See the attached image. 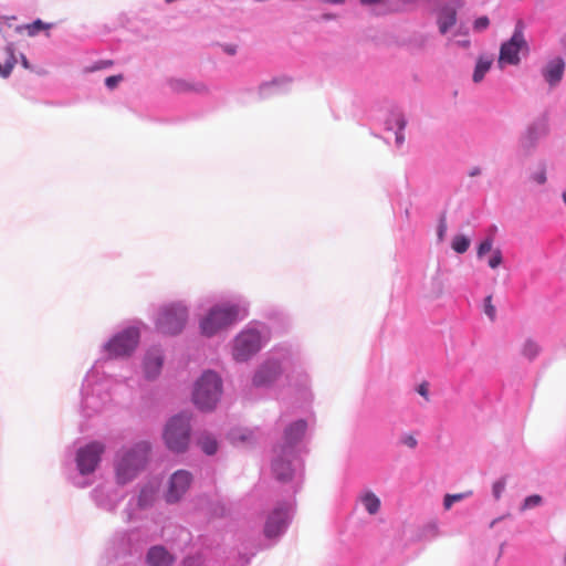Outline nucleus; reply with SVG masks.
I'll use <instances>...</instances> for the list:
<instances>
[{
  "mask_svg": "<svg viewBox=\"0 0 566 566\" xmlns=\"http://www.w3.org/2000/svg\"><path fill=\"white\" fill-rule=\"evenodd\" d=\"M535 139V130L528 129L527 134L521 139V144L523 148H528L533 145Z\"/></svg>",
  "mask_w": 566,
  "mask_h": 566,
  "instance_id": "34",
  "label": "nucleus"
},
{
  "mask_svg": "<svg viewBox=\"0 0 566 566\" xmlns=\"http://www.w3.org/2000/svg\"><path fill=\"white\" fill-rule=\"evenodd\" d=\"M398 126H399V129L402 130L406 126V120L403 118H399ZM403 139H405V137H403L402 133L401 132L397 133L396 143L398 145H401L403 143Z\"/></svg>",
  "mask_w": 566,
  "mask_h": 566,
  "instance_id": "39",
  "label": "nucleus"
},
{
  "mask_svg": "<svg viewBox=\"0 0 566 566\" xmlns=\"http://www.w3.org/2000/svg\"><path fill=\"white\" fill-rule=\"evenodd\" d=\"M175 560V556L161 545L150 547L146 554L147 566H171Z\"/></svg>",
  "mask_w": 566,
  "mask_h": 566,
  "instance_id": "13",
  "label": "nucleus"
},
{
  "mask_svg": "<svg viewBox=\"0 0 566 566\" xmlns=\"http://www.w3.org/2000/svg\"><path fill=\"white\" fill-rule=\"evenodd\" d=\"M139 342V332L129 327L115 335L107 344L106 350L111 357H123L130 355Z\"/></svg>",
  "mask_w": 566,
  "mask_h": 566,
  "instance_id": "7",
  "label": "nucleus"
},
{
  "mask_svg": "<svg viewBox=\"0 0 566 566\" xmlns=\"http://www.w3.org/2000/svg\"><path fill=\"white\" fill-rule=\"evenodd\" d=\"M192 483V474L187 470H177L168 481L165 500L168 503H177L188 492Z\"/></svg>",
  "mask_w": 566,
  "mask_h": 566,
  "instance_id": "10",
  "label": "nucleus"
},
{
  "mask_svg": "<svg viewBox=\"0 0 566 566\" xmlns=\"http://www.w3.org/2000/svg\"><path fill=\"white\" fill-rule=\"evenodd\" d=\"M224 51H226L228 54L233 55V54H235V51H237V50H235V46H233V45H227V46H224Z\"/></svg>",
  "mask_w": 566,
  "mask_h": 566,
  "instance_id": "44",
  "label": "nucleus"
},
{
  "mask_svg": "<svg viewBox=\"0 0 566 566\" xmlns=\"http://www.w3.org/2000/svg\"><path fill=\"white\" fill-rule=\"evenodd\" d=\"M123 75L122 74H117V75H112V76H108L106 77L105 80V85L109 88V90H114L122 81H123Z\"/></svg>",
  "mask_w": 566,
  "mask_h": 566,
  "instance_id": "32",
  "label": "nucleus"
},
{
  "mask_svg": "<svg viewBox=\"0 0 566 566\" xmlns=\"http://www.w3.org/2000/svg\"><path fill=\"white\" fill-rule=\"evenodd\" d=\"M457 13L455 10L449 7L443 8L439 12L438 24L441 33H446L451 27L455 24Z\"/></svg>",
  "mask_w": 566,
  "mask_h": 566,
  "instance_id": "19",
  "label": "nucleus"
},
{
  "mask_svg": "<svg viewBox=\"0 0 566 566\" xmlns=\"http://www.w3.org/2000/svg\"><path fill=\"white\" fill-rule=\"evenodd\" d=\"M446 232H447V221H446V216L443 214L440 218L439 226H438V238L440 241L443 240Z\"/></svg>",
  "mask_w": 566,
  "mask_h": 566,
  "instance_id": "36",
  "label": "nucleus"
},
{
  "mask_svg": "<svg viewBox=\"0 0 566 566\" xmlns=\"http://www.w3.org/2000/svg\"><path fill=\"white\" fill-rule=\"evenodd\" d=\"M542 502V497L539 495H531V496H527L525 500H524V503L522 505V510L525 511V510H528V509H532L534 506H537L539 505Z\"/></svg>",
  "mask_w": 566,
  "mask_h": 566,
  "instance_id": "30",
  "label": "nucleus"
},
{
  "mask_svg": "<svg viewBox=\"0 0 566 566\" xmlns=\"http://www.w3.org/2000/svg\"><path fill=\"white\" fill-rule=\"evenodd\" d=\"M178 91H181V92H186V91H198V92H201V91H205L206 87L205 85L202 84H198L197 87L186 83V82H178L177 83V87H176Z\"/></svg>",
  "mask_w": 566,
  "mask_h": 566,
  "instance_id": "31",
  "label": "nucleus"
},
{
  "mask_svg": "<svg viewBox=\"0 0 566 566\" xmlns=\"http://www.w3.org/2000/svg\"><path fill=\"white\" fill-rule=\"evenodd\" d=\"M522 353L528 359H534L539 353V346L536 342L527 339L523 345Z\"/></svg>",
  "mask_w": 566,
  "mask_h": 566,
  "instance_id": "26",
  "label": "nucleus"
},
{
  "mask_svg": "<svg viewBox=\"0 0 566 566\" xmlns=\"http://www.w3.org/2000/svg\"><path fill=\"white\" fill-rule=\"evenodd\" d=\"M291 506L281 504L268 515L263 533L266 538L279 537L286 528L290 520Z\"/></svg>",
  "mask_w": 566,
  "mask_h": 566,
  "instance_id": "11",
  "label": "nucleus"
},
{
  "mask_svg": "<svg viewBox=\"0 0 566 566\" xmlns=\"http://www.w3.org/2000/svg\"><path fill=\"white\" fill-rule=\"evenodd\" d=\"M221 391L220 377L213 371H206L195 385L192 400L199 409L211 410L219 401Z\"/></svg>",
  "mask_w": 566,
  "mask_h": 566,
  "instance_id": "2",
  "label": "nucleus"
},
{
  "mask_svg": "<svg viewBox=\"0 0 566 566\" xmlns=\"http://www.w3.org/2000/svg\"><path fill=\"white\" fill-rule=\"evenodd\" d=\"M163 367V355L158 349L150 350L144 360V371L148 379L156 378Z\"/></svg>",
  "mask_w": 566,
  "mask_h": 566,
  "instance_id": "15",
  "label": "nucleus"
},
{
  "mask_svg": "<svg viewBox=\"0 0 566 566\" xmlns=\"http://www.w3.org/2000/svg\"><path fill=\"white\" fill-rule=\"evenodd\" d=\"M154 494H155V492L153 489H150V488L143 489L139 494V499H138L139 505L140 506L148 505L153 501Z\"/></svg>",
  "mask_w": 566,
  "mask_h": 566,
  "instance_id": "27",
  "label": "nucleus"
},
{
  "mask_svg": "<svg viewBox=\"0 0 566 566\" xmlns=\"http://www.w3.org/2000/svg\"><path fill=\"white\" fill-rule=\"evenodd\" d=\"M503 262L502 252L500 249H495L492 252L491 258L489 259V266L491 269H496L500 266Z\"/></svg>",
  "mask_w": 566,
  "mask_h": 566,
  "instance_id": "29",
  "label": "nucleus"
},
{
  "mask_svg": "<svg viewBox=\"0 0 566 566\" xmlns=\"http://www.w3.org/2000/svg\"><path fill=\"white\" fill-rule=\"evenodd\" d=\"M150 452V444L140 441L132 448L118 452L115 462L116 480L119 484H126L137 476L145 468Z\"/></svg>",
  "mask_w": 566,
  "mask_h": 566,
  "instance_id": "1",
  "label": "nucleus"
},
{
  "mask_svg": "<svg viewBox=\"0 0 566 566\" xmlns=\"http://www.w3.org/2000/svg\"><path fill=\"white\" fill-rule=\"evenodd\" d=\"M17 60L10 46L0 51V76L8 77L14 67Z\"/></svg>",
  "mask_w": 566,
  "mask_h": 566,
  "instance_id": "18",
  "label": "nucleus"
},
{
  "mask_svg": "<svg viewBox=\"0 0 566 566\" xmlns=\"http://www.w3.org/2000/svg\"><path fill=\"white\" fill-rule=\"evenodd\" d=\"M105 451L102 442L93 441L80 448L76 453V465L81 474H90L94 472L101 461V457Z\"/></svg>",
  "mask_w": 566,
  "mask_h": 566,
  "instance_id": "9",
  "label": "nucleus"
},
{
  "mask_svg": "<svg viewBox=\"0 0 566 566\" xmlns=\"http://www.w3.org/2000/svg\"><path fill=\"white\" fill-rule=\"evenodd\" d=\"M533 180L536 181L539 185H543L546 182V171L544 168L539 169L537 172L533 175Z\"/></svg>",
  "mask_w": 566,
  "mask_h": 566,
  "instance_id": "38",
  "label": "nucleus"
},
{
  "mask_svg": "<svg viewBox=\"0 0 566 566\" xmlns=\"http://www.w3.org/2000/svg\"><path fill=\"white\" fill-rule=\"evenodd\" d=\"M364 3L370 6L371 7L370 10L375 11V12H380V8L379 7L386 4V2H376V1L364 2Z\"/></svg>",
  "mask_w": 566,
  "mask_h": 566,
  "instance_id": "42",
  "label": "nucleus"
},
{
  "mask_svg": "<svg viewBox=\"0 0 566 566\" xmlns=\"http://www.w3.org/2000/svg\"><path fill=\"white\" fill-rule=\"evenodd\" d=\"M293 455L294 452L291 448H280L277 451L272 463V472L277 481L286 482L292 479L294 469L291 459Z\"/></svg>",
  "mask_w": 566,
  "mask_h": 566,
  "instance_id": "12",
  "label": "nucleus"
},
{
  "mask_svg": "<svg viewBox=\"0 0 566 566\" xmlns=\"http://www.w3.org/2000/svg\"><path fill=\"white\" fill-rule=\"evenodd\" d=\"M53 27V23H45L42 20L38 19L32 23L27 24L24 28L30 36L36 35L42 30H50Z\"/></svg>",
  "mask_w": 566,
  "mask_h": 566,
  "instance_id": "23",
  "label": "nucleus"
},
{
  "mask_svg": "<svg viewBox=\"0 0 566 566\" xmlns=\"http://www.w3.org/2000/svg\"><path fill=\"white\" fill-rule=\"evenodd\" d=\"M403 443L409 448H415L417 446V440L412 436H407L403 439Z\"/></svg>",
  "mask_w": 566,
  "mask_h": 566,
  "instance_id": "41",
  "label": "nucleus"
},
{
  "mask_svg": "<svg viewBox=\"0 0 566 566\" xmlns=\"http://www.w3.org/2000/svg\"><path fill=\"white\" fill-rule=\"evenodd\" d=\"M563 200L566 203V191L563 193Z\"/></svg>",
  "mask_w": 566,
  "mask_h": 566,
  "instance_id": "46",
  "label": "nucleus"
},
{
  "mask_svg": "<svg viewBox=\"0 0 566 566\" xmlns=\"http://www.w3.org/2000/svg\"><path fill=\"white\" fill-rule=\"evenodd\" d=\"M307 429V423L305 420H297L291 423L284 431V441L285 444L283 448H291L297 443Z\"/></svg>",
  "mask_w": 566,
  "mask_h": 566,
  "instance_id": "16",
  "label": "nucleus"
},
{
  "mask_svg": "<svg viewBox=\"0 0 566 566\" xmlns=\"http://www.w3.org/2000/svg\"><path fill=\"white\" fill-rule=\"evenodd\" d=\"M418 394L421 395L424 399H429V388L427 382H422L419 385L417 389Z\"/></svg>",
  "mask_w": 566,
  "mask_h": 566,
  "instance_id": "40",
  "label": "nucleus"
},
{
  "mask_svg": "<svg viewBox=\"0 0 566 566\" xmlns=\"http://www.w3.org/2000/svg\"><path fill=\"white\" fill-rule=\"evenodd\" d=\"M471 494H472L471 491L462 492V493H455V494H446V496L443 499V507H444V510H447V511L450 510L451 506L455 502H460V501L469 497Z\"/></svg>",
  "mask_w": 566,
  "mask_h": 566,
  "instance_id": "24",
  "label": "nucleus"
},
{
  "mask_svg": "<svg viewBox=\"0 0 566 566\" xmlns=\"http://www.w3.org/2000/svg\"><path fill=\"white\" fill-rule=\"evenodd\" d=\"M523 30L524 24L522 21H518L512 38L501 45L499 64L516 65L520 63L518 53L528 51Z\"/></svg>",
  "mask_w": 566,
  "mask_h": 566,
  "instance_id": "6",
  "label": "nucleus"
},
{
  "mask_svg": "<svg viewBox=\"0 0 566 566\" xmlns=\"http://www.w3.org/2000/svg\"><path fill=\"white\" fill-rule=\"evenodd\" d=\"M492 247H493V240L491 238H488L485 239L484 241H482L478 248V258H483V255L486 253V252H490L492 250Z\"/></svg>",
  "mask_w": 566,
  "mask_h": 566,
  "instance_id": "28",
  "label": "nucleus"
},
{
  "mask_svg": "<svg viewBox=\"0 0 566 566\" xmlns=\"http://www.w3.org/2000/svg\"><path fill=\"white\" fill-rule=\"evenodd\" d=\"M490 24L488 17H480L474 21L473 28L475 31L481 32L485 30Z\"/></svg>",
  "mask_w": 566,
  "mask_h": 566,
  "instance_id": "33",
  "label": "nucleus"
},
{
  "mask_svg": "<svg viewBox=\"0 0 566 566\" xmlns=\"http://www.w3.org/2000/svg\"><path fill=\"white\" fill-rule=\"evenodd\" d=\"M505 489V483L504 481H497L493 484V494H494V497L495 499H500L502 492L504 491Z\"/></svg>",
  "mask_w": 566,
  "mask_h": 566,
  "instance_id": "37",
  "label": "nucleus"
},
{
  "mask_svg": "<svg viewBox=\"0 0 566 566\" xmlns=\"http://www.w3.org/2000/svg\"><path fill=\"white\" fill-rule=\"evenodd\" d=\"M187 321V310L176 303L161 310L157 318V328L167 335H175L182 331Z\"/></svg>",
  "mask_w": 566,
  "mask_h": 566,
  "instance_id": "5",
  "label": "nucleus"
},
{
  "mask_svg": "<svg viewBox=\"0 0 566 566\" xmlns=\"http://www.w3.org/2000/svg\"><path fill=\"white\" fill-rule=\"evenodd\" d=\"M491 65H492L491 59L480 57L478 60L475 69H474L473 81L475 83L481 82L483 80L485 73L490 70Z\"/></svg>",
  "mask_w": 566,
  "mask_h": 566,
  "instance_id": "22",
  "label": "nucleus"
},
{
  "mask_svg": "<svg viewBox=\"0 0 566 566\" xmlns=\"http://www.w3.org/2000/svg\"><path fill=\"white\" fill-rule=\"evenodd\" d=\"M481 174V169L479 167H474L469 171L470 177H475Z\"/></svg>",
  "mask_w": 566,
  "mask_h": 566,
  "instance_id": "43",
  "label": "nucleus"
},
{
  "mask_svg": "<svg viewBox=\"0 0 566 566\" xmlns=\"http://www.w3.org/2000/svg\"><path fill=\"white\" fill-rule=\"evenodd\" d=\"M112 65V61H106L103 63V66H111Z\"/></svg>",
  "mask_w": 566,
  "mask_h": 566,
  "instance_id": "45",
  "label": "nucleus"
},
{
  "mask_svg": "<svg viewBox=\"0 0 566 566\" xmlns=\"http://www.w3.org/2000/svg\"><path fill=\"white\" fill-rule=\"evenodd\" d=\"M261 348V335L254 329L241 332L234 339L233 358L245 361Z\"/></svg>",
  "mask_w": 566,
  "mask_h": 566,
  "instance_id": "8",
  "label": "nucleus"
},
{
  "mask_svg": "<svg viewBox=\"0 0 566 566\" xmlns=\"http://www.w3.org/2000/svg\"><path fill=\"white\" fill-rule=\"evenodd\" d=\"M485 314L492 319L494 321L495 318V307L494 305L492 304V296H488L485 298Z\"/></svg>",
  "mask_w": 566,
  "mask_h": 566,
  "instance_id": "35",
  "label": "nucleus"
},
{
  "mask_svg": "<svg viewBox=\"0 0 566 566\" xmlns=\"http://www.w3.org/2000/svg\"><path fill=\"white\" fill-rule=\"evenodd\" d=\"M197 443L200 447V449L208 455L214 454L218 450L217 440L209 433L200 434L197 440Z\"/></svg>",
  "mask_w": 566,
  "mask_h": 566,
  "instance_id": "20",
  "label": "nucleus"
},
{
  "mask_svg": "<svg viewBox=\"0 0 566 566\" xmlns=\"http://www.w3.org/2000/svg\"><path fill=\"white\" fill-rule=\"evenodd\" d=\"M240 308L233 304H221L212 307L200 322L201 333L212 336L227 328L240 318Z\"/></svg>",
  "mask_w": 566,
  "mask_h": 566,
  "instance_id": "4",
  "label": "nucleus"
},
{
  "mask_svg": "<svg viewBox=\"0 0 566 566\" xmlns=\"http://www.w3.org/2000/svg\"><path fill=\"white\" fill-rule=\"evenodd\" d=\"M468 44H469V42H468V41L462 42V45H465V46H467Z\"/></svg>",
  "mask_w": 566,
  "mask_h": 566,
  "instance_id": "47",
  "label": "nucleus"
},
{
  "mask_svg": "<svg viewBox=\"0 0 566 566\" xmlns=\"http://www.w3.org/2000/svg\"><path fill=\"white\" fill-rule=\"evenodd\" d=\"M360 500L369 514L374 515L379 511L380 500L375 493L368 491L361 495Z\"/></svg>",
  "mask_w": 566,
  "mask_h": 566,
  "instance_id": "21",
  "label": "nucleus"
},
{
  "mask_svg": "<svg viewBox=\"0 0 566 566\" xmlns=\"http://www.w3.org/2000/svg\"><path fill=\"white\" fill-rule=\"evenodd\" d=\"M565 63L562 59H555L551 61L544 70L545 80L554 85L562 80L564 73Z\"/></svg>",
  "mask_w": 566,
  "mask_h": 566,
  "instance_id": "17",
  "label": "nucleus"
},
{
  "mask_svg": "<svg viewBox=\"0 0 566 566\" xmlns=\"http://www.w3.org/2000/svg\"><path fill=\"white\" fill-rule=\"evenodd\" d=\"M163 438L170 451L185 452L190 442V418L187 415L170 418L165 426Z\"/></svg>",
  "mask_w": 566,
  "mask_h": 566,
  "instance_id": "3",
  "label": "nucleus"
},
{
  "mask_svg": "<svg viewBox=\"0 0 566 566\" xmlns=\"http://www.w3.org/2000/svg\"><path fill=\"white\" fill-rule=\"evenodd\" d=\"M470 247V240L462 235V234H458L453 238L452 240V249L457 252V253H464L468 251Z\"/></svg>",
  "mask_w": 566,
  "mask_h": 566,
  "instance_id": "25",
  "label": "nucleus"
},
{
  "mask_svg": "<svg viewBox=\"0 0 566 566\" xmlns=\"http://www.w3.org/2000/svg\"><path fill=\"white\" fill-rule=\"evenodd\" d=\"M281 374V367L275 361H269L261 366L253 377V385L266 386L273 382Z\"/></svg>",
  "mask_w": 566,
  "mask_h": 566,
  "instance_id": "14",
  "label": "nucleus"
}]
</instances>
